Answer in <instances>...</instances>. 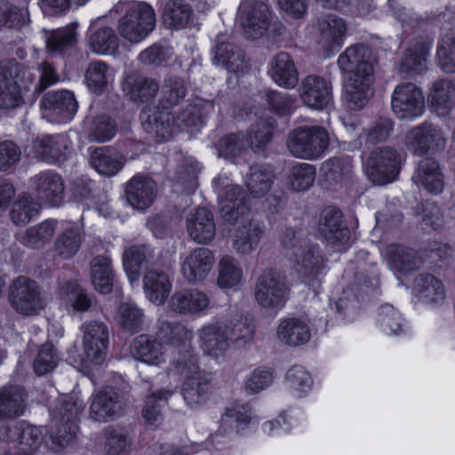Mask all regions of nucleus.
I'll use <instances>...</instances> for the list:
<instances>
[{
  "label": "nucleus",
  "instance_id": "obj_27",
  "mask_svg": "<svg viewBox=\"0 0 455 455\" xmlns=\"http://www.w3.org/2000/svg\"><path fill=\"white\" fill-rule=\"evenodd\" d=\"M200 347L207 355L220 359L230 347L220 322L211 323L197 331Z\"/></svg>",
  "mask_w": 455,
  "mask_h": 455
},
{
  "label": "nucleus",
  "instance_id": "obj_41",
  "mask_svg": "<svg viewBox=\"0 0 455 455\" xmlns=\"http://www.w3.org/2000/svg\"><path fill=\"white\" fill-rule=\"evenodd\" d=\"M25 410V394L21 387L9 386L0 390V419L20 417Z\"/></svg>",
  "mask_w": 455,
  "mask_h": 455
},
{
  "label": "nucleus",
  "instance_id": "obj_14",
  "mask_svg": "<svg viewBox=\"0 0 455 455\" xmlns=\"http://www.w3.org/2000/svg\"><path fill=\"white\" fill-rule=\"evenodd\" d=\"M392 108L400 119L413 120L421 116L425 110L421 90L411 83L397 85L392 95Z\"/></svg>",
  "mask_w": 455,
  "mask_h": 455
},
{
  "label": "nucleus",
  "instance_id": "obj_30",
  "mask_svg": "<svg viewBox=\"0 0 455 455\" xmlns=\"http://www.w3.org/2000/svg\"><path fill=\"white\" fill-rule=\"evenodd\" d=\"M339 210L327 208L323 211L318 224L319 232L332 244L346 246L350 237L349 230L342 225Z\"/></svg>",
  "mask_w": 455,
  "mask_h": 455
},
{
  "label": "nucleus",
  "instance_id": "obj_9",
  "mask_svg": "<svg viewBox=\"0 0 455 455\" xmlns=\"http://www.w3.org/2000/svg\"><path fill=\"white\" fill-rule=\"evenodd\" d=\"M329 145V134L320 126L295 129L287 139L290 153L298 158L315 160L323 156Z\"/></svg>",
  "mask_w": 455,
  "mask_h": 455
},
{
  "label": "nucleus",
  "instance_id": "obj_18",
  "mask_svg": "<svg viewBox=\"0 0 455 455\" xmlns=\"http://www.w3.org/2000/svg\"><path fill=\"white\" fill-rule=\"evenodd\" d=\"M37 199L50 207L60 206L64 199L65 187L61 177L52 171L42 172L31 179Z\"/></svg>",
  "mask_w": 455,
  "mask_h": 455
},
{
  "label": "nucleus",
  "instance_id": "obj_63",
  "mask_svg": "<svg viewBox=\"0 0 455 455\" xmlns=\"http://www.w3.org/2000/svg\"><path fill=\"white\" fill-rule=\"evenodd\" d=\"M80 243L78 228H70L59 235L55 242V249L61 257L70 259L78 251Z\"/></svg>",
  "mask_w": 455,
  "mask_h": 455
},
{
  "label": "nucleus",
  "instance_id": "obj_40",
  "mask_svg": "<svg viewBox=\"0 0 455 455\" xmlns=\"http://www.w3.org/2000/svg\"><path fill=\"white\" fill-rule=\"evenodd\" d=\"M414 291L419 299L427 304H439L445 299L443 282L430 274H422L417 277Z\"/></svg>",
  "mask_w": 455,
  "mask_h": 455
},
{
  "label": "nucleus",
  "instance_id": "obj_6",
  "mask_svg": "<svg viewBox=\"0 0 455 455\" xmlns=\"http://www.w3.org/2000/svg\"><path fill=\"white\" fill-rule=\"evenodd\" d=\"M84 407L85 404L81 399L71 395L61 397L56 407L50 411L56 425H61L58 433L51 435L52 450L60 451L76 439L78 433L77 418Z\"/></svg>",
  "mask_w": 455,
  "mask_h": 455
},
{
  "label": "nucleus",
  "instance_id": "obj_58",
  "mask_svg": "<svg viewBox=\"0 0 455 455\" xmlns=\"http://www.w3.org/2000/svg\"><path fill=\"white\" fill-rule=\"evenodd\" d=\"M145 260L146 253L144 246H131L124 251L123 265L132 285L138 283L140 269Z\"/></svg>",
  "mask_w": 455,
  "mask_h": 455
},
{
  "label": "nucleus",
  "instance_id": "obj_44",
  "mask_svg": "<svg viewBox=\"0 0 455 455\" xmlns=\"http://www.w3.org/2000/svg\"><path fill=\"white\" fill-rule=\"evenodd\" d=\"M21 87L12 77L0 74V108H13L19 107L24 93L31 91L28 82Z\"/></svg>",
  "mask_w": 455,
  "mask_h": 455
},
{
  "label": "nucleus",
  "instance_id": "obj_17",
  "mask_svg": "<svg viewBox=\"0 0 455 455\" xmlns=\"http://www.w3.org/2000/svg\"><path fill=\"white\" fill-rule=\"evenodd\" d=\"M214 189L221 204V212L227 220L238 221L239 213L243 214L245 196H242L239 186L233 185L225 175H220L213 180Z\"/></svg>",
  "mask_w": 455,
  "mask_h": 455
},
{
  "label": "nucleus",
  "instance_id": "obj_21",
  "mask_svg": "<svg viewBox=\"0 0 455 455\" xmlns=\"http://www.w3.org/2000/svg\"><path fill=\"white\" fill-rule=\"evenodd\" d=\"M70 141L67 136H42L34 140L27 148L28 154L48 163L63 161L69 152Z\"/></svg>",
  "mask_w": 455,
  "mask_h": 455
},
{
  "label": "nucleus",
  "instance_id": "obj_60",
  "mask_svg": "<svg viewBox=\"0 0 455 455\" xmlns=\"http://www.w3.org/2000/svg\"><path fill=\"white\" fill-rule=\"evenodd\" d=\"M172 392L161 389L152 393L147 397L146 404L142 410V416L148 424L157 426L162 420L161 403L167 401Z\"/></svg>",
  "mask_w": 455,
  "mask_h": 455
},
{
  "label": "nucleus",
  "instance_id": "obj_22",
  "mask_svg": "<svg viewBox=\"0 0 455 455\" xmlns=\"http://www.w3.org/2000/svg\"><path fill=\"white\" fill-rule=\"evenodd\" d=\"M299 96L307 107L323 109L332 100L331 84L322 76H307L301 81Z\"/></svg>",
  "mask_w": 455,
  "mask_h": 455
},
{
  "label": "nucleus",
  "instance_id": "obj_13",
  "mask_svg": "<svg viewBox=\"0 0 455 455\" xmlns=\"http://www.w3.org/2000/svg\"><path fill=\"white\" fill-rule=\"evenodd\" d=\"M269 9L264 0H243L240 4L237 20L245 36L251 39L261 37L268 28Z\"/></svg>",
  "mask_w": 455,
  "mask_h": 455
},
{
  "label": "nucleus",
  "instance_id": "obj_16",
  "mask_svg": "<svg viewBox=\"0 0 455 455\" xmlns=\"http://www.w3.org/2000/svg\"><path fill=\"white\" fill-rule=\"evenodd\" d=\"M445 137L438 127L425 123L409 131L404 138L405 148L415 155L443 148Z\"/></svg>",
  "mask_w": 455,
  "mask_h": 455
},
{
  "label": "nucleus",
  "instance_id": "obj_64",
  "mask_svg": "<svg viewBox=\"0 0 455 455\" xmlns=\"http://www.w3.org/2000/svg\"><path fill=\"white\" fill-rule=\"evenodd\" d=\"M441 68L446 73H455V39L446 36L442 38L437 49Z\"/></svg>",
  "mask_w": 455,
  "mask_h": 455
},
{
  "label": "nucleus",
  "instance_id": "obj_26",
  "mask_svg": "<svg viewBox=\"0 0 455 455\" xmlns=\"http://www.w3.org/2000/svg\"><path fill=\"white\" fill-rule=\"evenodd\" d=\"M207 294L197 289H183L175 291L169 300L172 311L180 315H199L209 307Z\"/></svg>",
  "mask_w": 455,
  "mask_h": 455
},
{
  "label": "nucleus",
  "instance_id": "obj_32",
  "mask_svg": "<svg viewBox=\"0 0 455 455\" xmlns=\"http://www.w3.org/2000/svg\"><path fill=\"white\" fill-rule=\"evenodd\" d=\"M156 186L154 180L145 176H134L126 185L127 202L135 209L143 210L152 204L156 198Z\"/></svg>",
  "mask_w": 455,
  "mask_h": 455
},
{
  "label": "nucleus",
  "instance_id": "obj_50",
  "mask_svg": "<svg viewBox=\"0 0 455 455\" xmlns=\"http://www.w3.org/2000/svg\"><path fill=\"white\" fill-rule=\"evenodd\" d=\"M114 318L123 329L135 332L140 331L144 323V312L135 303L126 301L118 306Z\"/></svg>",
  "mask_w": 455,
  "mask_h": 455
},
{
  "label": "nucleus",
  "instance_id": "obj_7",
  "mask_svg": "<svg viewBox=\"0 0 455 455\" xmlns=\"http://www.w3.org/2000/svg\"><path fill=\"white\" fill-rule=\"evenodd\" d=\"M155 26V11L145 2L132 4L117 22L120 36L131 44L142 42L154 30Z\"/></svg>",
  "mask_w": 455,
  "mask_h": 455
},
{
  "label": "nucleus",
  "instance_id": "obj_57",
  "mask_svg": "<svg viewBox=\"0 0 455 455\" xmlns=\"http://www.w3.org/2000/svg\"><path fill=\"white\" fill-rule=\"evenodd\" d=\"M76 27L74 25L59 28L52 31L46 38L47 47L52 52L62 53L76 45Z\"/></svg>",
  "mask_w": 455,
  "mask_h": 455
},
{
  "label": "nucleus",
  "instance_id": "obj_19",
  "mask_svg": "<svg viewBox=\"0 0 455 455\" xmlns=\"http://www.w3.org/2000/svg\"><path fill=\"white\" fill-rule=\"evenodd\" d=\"M291 262L296 273L308 284H312L324 268L323 257L316 245H304L292 252Z\"/></svg>",
  "mask_w": 455,
  "mask_h": 455
},
{
  "label": "nucleus",
  "instance_id": "obj_31",
  "mask_svg": "<svg viewBox=\"0 0 455 455\" xmlns=\"http://www.w3.org/2000/svg\"><path fill=\"white\" fill-rule=\"evenodd\" d=\"M412 181L431 194L437 195L443 189V175L438 162L433 157L422 159L413 173Z\"/></svg>",
  "mask_w": 455,
  "mask_h": 455
},
{
  "label": "nucleus",
  "instance_id": "obj_33",
  "mask_svg": "<svg viewBox=\"0 0 455 455\" xmlns=\"http://www.w3.org/2000/svg\"><path fill=\"white\" fill-rule=\"evenodd\" d=\"M276 337L283 345L298 347L309 341L311 331L307 323L301 318H283L276 327Z\"/></svg>",
  "mask_w": 455,
  "mask_h": 455
},
{
  "label": "nucleus",
  "instance_id": "obj_20",
  "mask_svg": "<svg viewBox=\"0 0 455 455\" xmlns=\"http://www.w3.org/2000/svg\"><path fill=\"white\" fill-rule=\"evenodd\" d=\"M124 407L123 395L113 387H105L92 395L90 417L105 422L119 416Z\"/></svg>",
  "mask_w": 455,
  "mask_h": 455
},
{
  "label": "nucleus",
  "instance_id": "obj_48",
  "mask_svg": "<svg viewBox=\"0 0 455 455\" xmlns=\"http://www.w3.org/2000/svg\"><path fill=\"white\" fill-rule=\"evenodd\" d=\"M87 45L95 54L112 55L119 48V38L113 28L104 27L91 33Z\"/></svg>",
  "mask_w": 455,
  "mask_h": 455
},
{
  "label": "nucleus",
  "instance_id": "obj_12",
  "mask_svg": "<svg viewBox=\"0 0 455 455\" xmlns=\"http://www.w3.org/2000/svg\"><path fill=\"white\" fill-rule=\"evenodd\" d=\"M366 165L372 181L384 185L396 179L400 171L401 157L395 148H377L371 151Z\"/></svg>",
  "mask_w": 455,
  "mask_h": 455
},
{
  "label": "nucleus",
  "instance_id": "obj_49",
  "mask_svg": "<svg viewBox=\"0 0 455 455\" xmlns=\"http://www.w3.org/2000/svg\"><path fill=\"white\" fill-rule=\"evenodd\" d=\"M188 86L186 82L176 76L167 77L162 86V107H155L159 110H169L177 106L187 95Z\"/></svg>",
  "mask_w": 455,
  "mask_h": 455
},
{
  "label": "nucleus",
  "instance_id": "obj_25",
  "mask_svg": "<svg viewBox=\"0 0 455 455\" xmlns=\"http://www.w3.org/2000/svg\"><path fill=\"white\" fill-rule=\"evenodd\" d=\"M220 322L230 346L243 347L252 341L255 326L249 317L236 310H231L226 318Z\"/></svg>",
  "mask_w": 455,
  "mask_h": 455
},
{
  "label": "nucleus",
  "instance_id": "obj_45",
  "mask_svg": "<svg viewBox=\"0 0 455 455\" xmlns=\"http://www.w3.org/2000/svg\"><path fill=\"white\" fill-rule=\"evenodd\" d=\"M455 86L450 80L435 83L429 95L431 107L438 116H446L454 104Z\"/></svg>",
  "mask_w": 455,
  "mask_h": 455
},
{
  "label": "nucleus",
  "instance_id": "obj_36",
  "mask_svg": "<svg viewBox=\"0 0 455 455\" xmlns=\"http://www.w3.org/2000/svg\"><path fill=\"white\" fill-rule=\"evenodd\" d=\"M389 267L399 273H410L419 269L422 258L412 249L398 244H391L387 248Z\"/></svg>",
  "mask_w": 455,
  "mask_h": 455
},
{
  "label": "nucleus",
  "instance_id": "obj_10",
  "mask_svg": "<svg viewBox=\"0 0 455 455\" xmlns=\"http://www.w3.org/2000/svg\"><path fill=\"white\" fill-rule=\"evenodd\" d=\"M9 300L19 314L32 316L45 307V300L39 285L25 276H19L10 286Z\"/></svg>",
  "mask_w": 455,
  "mask_h": 455
},
{
  "label": "nucleus",
  "instance_id": "obj_23",
  "mask_svg": "<svg viewBox=\"0 0 455 455\" xmlns=\"http://www.w3.org/2000/svg\"><path fill=\"white\" fill-rule=\"evenodd\" d=\"M213 264L214 255L212 251L207 248L199 247L184 257L180 271L188 283H197L207 277Z\"/></svg>",
  "mask_w": 455,
  "mask_h": 455
},
{
  "label": "nucleus",
  "instance_id": "obj_28",
  "mask_svg": "<svg viewBox=\"0 0 455 455\" xmlns=\"http://www.w3.org/2000/svg\"><path fill=\"white\" fill-rule=\"evenodd\" d=\"M267 74L275 84L285 89L294 88L299 81V72L292 58L283 52L271 58Z\"/></svg>",
  "mask_w": 455,
  "mask_h": 455
},
{
  "label": "nucleus",
  "instance_id": "obj_55",
  "mask_svg": "<svg viewBox=\"0 0 455 455\" xmlns=\"http://www.w3.org/2000/svg\"><path fill=\"white\" fill-rule=\"evenodd\" d=\"M243 61L241 50L230 43H220L214 49L213 63L232 71L238 69Z\"/></svg>",
  "mask_w": 455,
  "mask_h": 455
},
{
  "label": "nucleus",
  "instance_id": "obj_34",
  "mask_svg": "<svg viewBox=\"0 0 455 455\" xmlns=\"http://www.w3.org/2000/svg\"><path fill=\"white\" fill-rule=\"evenodd\" d=\"M265 233L262 223L251 220L239 228L233 239V248L240 255L250 254L254 251Z\"/></svg>",
  "mask_w": 455,
  "mask_h": 455
},
{
  "label": "nucleus",
  "instance_id": "obj_52",
  "mask_svg": "<svg viewBox=\"0 0 455 455\" xmlns=\"http://www.w3.org/2000/svg\"><path fill=\"white\" fill-rule=\"evenodd\" d=\"M40 207V204L30 195H21L12 204L11 219L17 226L26 225L38 214Z\"/></svg>",
  "mask_w": 455,
  "mask_h": 455
},
{
  "label": "nucleus",
  "instance_id": "obj_62",
  "mask_svg": "<svg viewBox=\"0 0 455 455\" xmlns=\"http://www.w3.org/2000/svg\"><path fill=\"white\" fill-rule=\"evenodd\" d=\"M28 21L27 9L18 8L9 3H0V28H20Z\"/></svg>",
  "mask_w": 455,
  "mask_h": 455
},
{
  "label": "nucleus",
  "instance_id": "obj_39",
  "mask_svg": "<svg viewBox=\"0 0 455 455\" xmlns=\"http://www.w3.org/2000/svg\"><path fill=\"white\" fill-rule=\"evenodd\" d=\"M251 420V408L247 404H235L227 409L225 414L220 419L219 430L212 435L210 440L214 443L219 442V438L232 431L234 427L237 429L243 428Z\"/></svg>",
  "mask_w": 455,
  "mask_h": 455
},
{
  "label": "nucleus",
  "instance_id": "obj_51",
  "mask_svg": "<svg viewBox=\"0 0 455 455\" xmlns=\"http://www.w3.org/2000/svg\"><path fill=\"white\" fill-rule=\"evenodd\" d=\"M91 165L100 175L113 176L122 168L119 157L107 148H97L91 155Z\"/></svg>",
  "mask_w": 455,
  "mask_h": 455
},
{
  "label": "nucleus",
  "instance_id": "obj_1",
  "mask_svg": "<svg viewBox=\"0 0 455 455\" xmlns=\"http://www.w3.org/2000/svg\"><path fill=\"white\" fill-rule=\"evenodd\" d=\"M367 46L355 44L347 47L338 58V65L345 75V100L349 108L362 109L373 95V67L369 61Z\"/></svg>",
  "mask_w": 455,
  "mask_h": 455
},
{
  "label": "nucleus",
  "instance_id": "obj_47",
  "mask_svg": "<svg viewBox=\"0 0 455 455\" xmlns=\"http://www.w3.org/2000/svg\"><path fill=\"white\" fill-rule=\"evenodd\" d=\"M243 273L236 259L223 256L218 263L217 286L222 290L233 289L243 280Z\"/></svg>",
  "mask_w": 455,
  "mask_h": 455
},
{
  "label": "nucleus",
  "instance_id": "obj_8",
  "mask_svg": "<svg viewBox=\"0 0 455 455\" xmlns=\"http://www.w3.org/2000/svg\"><path fill=\"white\" fill-rule=\"evenodd\" d=\"M0 440L5 444L6 455H35L44 443L41 428L20 422L4 427Z\"/></svg>",
  "mask_w": 455,
  "mask_h": 455
},
{
  "label": "nucleus",
  "instance_id": "obj_2",
  "mask_svg": "<svg viewBox=\"0 0 455 455\" xmlns=\"http://www.w3.org/2000/svg\"><path fill=\"white\" fill-rule=\"evenodd\" d=\"M159 338L170 342L164 345L155 338L148 335H140L131 345L132 355L141 362L150 365H160L165 361L167 352L185 353L190 349L193 333L180 323H163L160 326Z\"/></svg>",
  "mask_w": 455,
  "mask_h": 455
},
{
  "label": "nucleus",
  "instance_id": "obj_3",
  "mask_svg": "<svg viewBox=\"0 0 455 455\" xmlns=\"http://www.w3.org/2000/svg\"><path fill=\"white\" fill-rule=\"evenodd\" d=\"M204 108L202 101L189 104L180 112L150 108L141 113V124L147 132L165 140L172 136L174 127H201L204 122Z\"/></svg>",
  "mask_w": 455,
  "mask_h": 455
},
{
  "label": "nucleus",
  "instance_id": "obj_54",
  "mask_svg": "<svg viewBox=\"0 0 455 455\" xmlns=\"http://www.w3.org/2000/svg\"><path fill=\"white\" fill-rule=\"evenodd\" d=\"M124 91L134 101H144L155 97L158 84L152 78H129L124 84Z\"/></svg>",
  "mask_w": 455,
  "mask_h": 455
},
{
  "label": "nucleus",
  "instance_id": "obj_61",
  "mask_svg": "<svg viewBox=\"0 0 455 455\" xmlns=\"http://www.w3.org/2000/svg\"><path fill=\"white\" fill-rule=\"evenodd\" d=\"M315 178V169L312 164L299 163L293 165L289 175L290 185L296 191L308 189Z\"/></svg>",
  "mask_w": 455,
  "mask_h": 455
},
{
  "label": "nucleus",
  "instance_id": "obj_38",
  "mask_svg": "<svg viewBox=\"0 0 455 455\" xmlns=\"http://www.w3.org/2000/svg\"><path fill=\"white\" fill-rule=\"evenodd\" d=\"M146 297L154 304L162 305L169 296L172 283L169 276L157 270H149L143 278Z\"/></svg>",
  "mask_w": 455,
  "mask_h": 455
},
{
  "label": "nucleus",
  "instance_id": "obj_46",
  "mask_svg": "<svg viewBox=\"0 0 455 455\" xmlns=\"http://www.w3.org/2000/svg\"><path fill=\"white\" fill-rule=\"evenodd\" d=\"M60 298L74 312L88 311L92 305V297L75 281H68L60 287Z\"/></svg>",
  "mask_w": 455,
  "mask_h": 455
},
{
  "label": "nucleus",
  "instance_id": "obj_35",
  "mask_svg": "<svg viewBox=\"0 0 455 455\" xmlns=\"http://www.w3.org/2000/svg\"><path fill=\"white\" fill-rule=\"evenodd\" d=\"M41 106L44 110L60 116L61 121L72 118L78 108L74 94L68 91L46 93L41 100Z\"/></svg>",
  "mask_w": 455,
  "mask_h": 455
},
{
  "label": "nucleus",
  "instance_id": "obj_5",
  "mask_svg": "<svg viewBox=\"0 0 455 455\" xmlns=\"http://www.w3.org/2000/svg\"><path fill=\"white\" fill-rule=\"evenodd\" d=\"M275 121L272 118L260 119L250 129L249 132L227 135L217 144L219 156L229 158L235 156L251 148L262 150L270 141Z\"/></svg>",
  "mask_w": 455,
  "mask_h": 455
},
{
  "label": "nucleus",
  "instance_id": "obj_37",
  "mask_svg": "<svg viewBox=\"0 0 455 455\" xmlns=\"http://www.w3.org/2000/svg\"><path fill=\"white\" fill-rule=\"evenodd\" d=\"M115 71L101 60L91 62L85 71L84 82L89 91L94 94H101L113 84Z\"/></svg>",
  "mask_w": 455,
  "mask_h": 455
},
{
  "label": "nucleus",
  "instance_id": "obj_59",
  "mask_svg": "<svg viewBox=\"0 0 455 455\" xmlns=\"http://www.w3.org/2000/svg\"><path fill=\"white\" fill-rule=\"evenodd\" d=\"M116 132V122L109 116L101 115L92 120L88 132V139L91 141L103 143L110 140Z\"/></svg>",
  "mask_w": 455,
  "mask_h": 455
},
{
  "label": "nucleus",
  "instance_id": "obj_43",
  "mask_svg": "<svg viewBox=\"0 0 455 455\" xmlns=\"http://www.w3.org/2000/svg\"><path fill=\"white\" fill-rule=\"evenodd\" d=\"M91 280L98 292L108 294L112 291L115 277L109 258L100 256L92 259L91 263Z\"/></svg>",
  "mask_w": 455,
  "mask_h": 455
},
{
  "label": "nucleus",
  "instance_id": "obj_4",
  "mask_svg": "<svg viewBox=\"0 0 455 455\" xmlns=\"http://www.w3.org/2000/svg\"><path fill=\"white\" fill-rule=\"evenodd\" d=\"M172 364L176 372L184 377L182 396L185 403L192 408L205 403L211 395V386L204 373L199 371L196 355L186 350L173 359Z\"/></svg>",
  "mask_w": 455,
  "mask_h": 455
},
{
  "label": "nucleus",
  "instance_id": "obj_15",
  "mask_svg": "<svg viewBox=\"0 0 455 455\" xmlns=\"http://www.w3.org/2000/svg\"><path fill=\"white\" fill-rule=\"evenodd\" d=\"M82 346L86 358L94 364L103 363L108 345V328L100 321H86L81 327Z\"/></svg>",
  "mask_w": 455,
  "mask_h": 455
},
{
  "label": "nucleus",
  "instance_id": "obj_11",
  "mask_svg": "<svg viewBox=\"0 0 455 455\" xmlns=\"http://www.w3.org/2000/svg\"><path fill=\"white\" fill-rule=\"evenodd\" d=\"M289 288L284 276L267 269L257 280L255 299L263 307L282 308L288 299Z\"/></svg>",
  "mask_w": 455,
  "mask_h": 455
},
{
  "label": "nucleus",
  "instance_id": "obj_56",
  "mask_svg": "<svg viewBox=\"0 0 455 455\" xmlns=\"http://www.w3.org/2000/svg\"><path fill=\"white\" fill-rule=\"evenodd\" d=\"M132 442L127 431L112 427L107 432L105 451L107 455H127L132 451Z\"/></svg>",
  "mask_w": 455,
  "mask_h": 455
},
{
  "label": "nucleus",
  "instance_id": "obj_29",
  "mask_svg": "<svg viewBox=\"0 0 455 455\" xmlns=\"http://www.w3.org/2000/svg\"><path fill=\"white\" fill-rule=\"evenodd\" d=\"M187 230L190 237L198 243L211 242L216 233L212 212L206 208H197L187 216Z\"/></svg>",
  "mask_w": 455,
  "mask_h": 455
},
{
  "label": "nucleus",
  "instance_id": "obj_24",
  "mask_svg": "<svg viewBox=\"0 0 455 455\" xmlns=\"http://www.w3.org/2000/svg\"><path fill=\"white\" fill-rule=\"evenodd\" d=\"M319 45L326 52H337L344 44L347 25L344 19L328 14L318 20Z\"/></svg>",
  "mask_w": 455,
  "mask_h": 455
},
{
  "label": "nucleus",
  "instance_id": "obj_42",
  "mask_svg": "<svg viewBox=\"0 0 455 455\" xmlns=\"http://www.w3.org/2000/svg\"><path fill=\"white\" fill-rule=\"evenodd\" d=\"M58 221L44 220L33 226L18 236L20 243L31 249H40L50 243L57 228Z\"/></svg>",
  "mask_w": 455,
  "mask_h": 455
},
{
  "label": "nucleus",
  "instance_id": "obj_53",
  "mask_svg": "<svg viewBox=\"0 0 455 455\" xmlns=\"http://www.w3.org/2000/svg\"><path fill=\"white\" fill-rule=\"evenodd\" d=\"M191 13L189 4L183 0H171L164 5L163 20L167 27L179 29L187 25Z\"/></svg>",
  "mask_w": 455,
  "mask_h": 455
}]
</instances>
